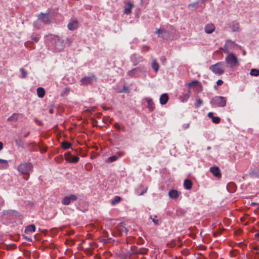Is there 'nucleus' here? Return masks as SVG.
I'll use <instances>...</instances> for the list:
<instances>
[{
	"label": "nucleus",
	"instance_id": "nucleus-33",
	"mask_svg": "<svg viewBox=\"0 0 259 259\" xmlns=\"http://www.w3.org/2000/svg\"><path fill=\"white\" fill-rule=\"evenodd\" d=\"M64 157L66 160L70 162V160L72 158V156L70 153L65 154Z\"/></svg>",
	"mask_w": 259,
	"mask_h": 259
},
{
	"label": "nucleus",
	"instance_id": "nucleus-38",
	"mask_svg": "<svg viewBox=\"0 0 259 259\" xmlns=\"http://www.w3.org/2000/svg\"><path fill=\"white\" fill-rule=\"evenodd\" d=\"M157 217L156 215L154 216V218H152V216H150V219L152 220V222L154 223L155 225H157L159 224V220L156 219Z\"/></svg>",
	"mask_w": 259,
	"mask_h": 259
},
{
	"label": "nucleus",
	"instance_id": "nucleus-51",
	"mask_svg": "<svg viewBox=\"0 0 259 259\" xmlns=\"http://www.w3.org/2000/svg\"><path fill=\"white\" fill-rule=\"evenodd\" d=\"M29 134H30V132H27V133H26L25 135H24L23 137H24V138H26L28 136V135H29Z\"/></svg>",
	"mask_w": 259,
	"mask_h": 259
},
{
	"label": "nucleus",
	"instance_id": "nucleus-64",
	"mask_svg": "<svg viewBox=\"0 0 259 259\" xmlns=\"http://www.w3.org/2000/svg\"><path fill=\"white\" fill-rule=\"evenodd\" d=\"M252 204H255V203L254 202H253V203H252ZM257 204H258L259 203H257Z\"/></svg>",
	"mask_w": 259,
	"mask_h": 259
},
{
	"label": "nucleus",
	"instance_id": "nucleus-28",
	"mask_svg": "<svg viewBox=\"0 0 259 259\" xmlns=\"http://www.w3.org/2000/svg\"><path fill=\"white\" fill-rule=\"evenodd\" d=\"M250 75L254 76H259V70L256 69H251L250 71Z\"/></svg>",
	"mask_w": 259,
	"mask_h": 259
},
{
	"label": "nucleus",
	"instance_id": "nucleus-58",
	"mask_svg": "<svg viewBox=\"0 0 259 259\" xmlns=\"http://www.w3.org/2000/svg\"><path fill=\"white\" fill-rule=\"evenodd\" d=\"M245 54H246V52H245V51H244L243 55H245Z\"/></svg>",
	"mask_w": 259,
	"mask_h": 259
},
{
	"label": "nucleus",
	"instance_id": "nucleus-42",
	"mask_svg": "<svg viewBox=\"0 0 259 259\" xmlns=\"http://www.w3.org/2000/svg\"><path fill=\"white\" fill-rule=\"evenodd\" d=\"M114 126L115 128H116L118 130H120V126L117 122L114 123Z\"/></svg>",
	"mask_w": 259,
	"mask_h": 259
},
{
	"label": "nucleus",
	"instance_id": "nucleus-25",
	"mask_svg": "<svg viewBox=\"0 0 259 259\" xmlns=\"http://www.w3.org/2000/svg\"><path fill=\"white\" fill-rule=\"evenodd\" d=\"M148 249L146 248L142 247L136 251V254H146L147 253Z\"/></svg>",
	"mask_w": 259,
	"mask_h": 259
},
{
	"label": "nucleus",
	"instance_id": "nucleus-52",
	"mask_svg": "<svg viewBox=\"0 0 259 259\" xmlns=\"http://www.w3.org/2000/svg\"><path fill=\"white\" fill-rule=\"evenodd\" d=\"M3 148V144L2 142H0V151Z\"/></svg>",
	"mask_w": 259,
	"mask_h": 259
},
{
	"label": "nucleus",
	"instance_id": "nucleus-59",
	"mask_svg": "<svg viewBox=\"0 0 259 259\" xmlns=\"http://www.w3.org/2000/svg\"><path fill=\"white\" fill-rule=\"evenodd\" d=\"M171 259H178L177 257H174V258H172Z\"/></svg>",
	"mask_w": 259,
	"mask_h": 259
},
{
	"label": "nucleus",
	"instance_id": "nucleus-36",
	"mask_svg": "<svg viewBox=\"0 0 259 259\" xmlns=\"http://www.w3.org/2000/svg\"><path fill=\"white\" fill-rule=\"evenodd\" d=\"M117 159V157L116 155H113L109 157L108 158V161L109 162H113Z\"/></svg>",
	"mask_w": 259,
	"mask_h": 259
},
{
	"label": "nucleus",
	"instance_id": "nucleus-45",
	"mask_svg": "<svg viewBox=\"0 0 259 259\" xmlns=\"http://www.w3.org/2000/svg\"><path fill=\"white\" fill-rule=\"evenodd\" d=\"M34 121H35L36 123H37L39 125H42V122L41 121H40L36 118L34 119Z\"/></svg>",
	"mask_w": 259,
	"mask_h": 259
},
{
	"label": "nucleus",
	"instance_id": "nucleus-3",
	"mask_svg": "<svg viewBox=\"0 0 259 259\" xmlns=\"http://www.w3.org/2000/svg\"><path fill=\"white\" fill-rule=\"evenodd\" d=\"M226 99L222 96H215L211 99L210 103L219 107H224L226 105Z\"/></svg>",
	"mask_w": 259,
	"mask_h": 259
},
{
	"label": "nucleus",
	"instance_id": "nucleus-12",
	"mask_svg": "<svg viewBox=\"0 0 259 259\" xmlns=\"http://www.w3.org/2000/svg\"><path fill=\"white\" fill-rule=\"evenodd\" d=\"M179 195V192L176 190H171L168 192V196L172 199H177Z\"/></svg>",
	"mask_w": 259,
	"mask_h": 259
},
{
	"label": "nucleus",
	"instance_id": "nucleus-4",
	"mask_svg": "<svg viewBox=\"0 0 259 259\" xmlns=\"http://www.w3.org/2000/svg\"><path fill=\"white\" fill-rule=\"evenodd\" d=\"M209 69L214 74L221 75L224 73V64L223 62H218L210 66Z\"/></svg>",
	"mask_w": 259,
	"mask_h": 259
},
{
	"label": "nucleus",
	"instance_id": "nucleus-23",
	"mask_svg": "<svg viewBox=\"0 0 259 259\" xmlns=\"http://www.w3.org/2000/svg\"><path fill=\"white\" fill-rule=\"evenodd\" d=\"M231 28L233 32L238 31L240 29L239 24L238 22H233L231 26Z\"/></svg>",
	"mask_w": 259,
	"mask_h": 259
},
{
	"label": "nucleus",
	"instance_id": "nucleus-54",
	"mask_svg": "<svg viewBox=\"0 0 259 259\" xmlns=\"http://www.w3.org/2000/svg\"><path fill=\"white\" fill-rule=\"evenodd\" d=\"M134 58V59H136L137 58V56L136 55H133L132 56V59H133Z\"/></svg>",
	"mask_w": 259,
	"mask_h": 259
},
{
	"label": "nucleus",
	"instance_id": "nucleus-41",
	"mask_svg": "<svg viewBox=\"0 0 259 259\" xmlns=\"http://www.w3.org/2000/svg\"><path fill=\"white\" fill-rule=\"evenodd\" d=\"M5 164L6 166H8V162L6 160L0 159V164Z\"/></svg>",
	"mask_w": 259,
	"mask_h": 259
},
{
	"label": "nucleus",
	"instance_id": "nucleus-63",
	"mask_svg": "<svg viewBox=\"0 0 259 259\" xmlns=\"http://www.w3.org/2000/svg\"><path fill=\"white\" fill-rule=\"evenodd\" d=\"M139 240H142V238H141V237H140V238H139Z\"/></svg>",
	"mask_w": 259,
	"mask_h": 259
},
{
	"label": "nucleus",
	"instance_id": "nucleus-47",
	"mask_svg": "<svg viewBox=\"0 0 259 259\" xmlns=\"http://www.w3.org/2000/svg\"><path fill=\"white\" fill-rule=\"evenodd\" d=\"M207 116L208 117L211 118V119L214 117L213 116V113L211 112H209L207 114Z\"/></svg>",
	"mask_w": 259,
	"mask_h": 259
},
{
	"label": "nucleus",
	"instance_id": "nucleus-49",
	"mask_svg": "<svg viewBox=\"0 0 259 259\" xmlns=\"http://www.w3.org/2000/svg\"><path fill=\"white\" fill-rule=\"evenodd\" d=\"M168 245L169 246V247H175L176 244V243L174 244H173V243H170L168 244Z\"/></svg>",
	"mask_w": 259,
	"mask_h": 259
},
{
	"label": "nucleus",
	"instance_id": "nucleus-22",
	"mask_svg": "<svg viewBox=\"0 0 259 259\" xmlns=\"http://www.w3.org/2000/svg\"><path fill=\"white\" fill-rule=\"evenodd\" d=\"M35 230V226L34 225H30L26 227L25 232H34Z\"/></svg>",
	"mask_w": 259,
	"mask_h": 259
},
{
	"label": "nucleus",
	"instance_id": "nucleus-50",
	"mask_svg": "<svg viewBox=\"0 0 259 259\" xmlns=\"http://www.w3.org/2000/svg\"><path fill=\"white\" fill-rule=\"evenodd\" d=\"M217 257V255L215 253H213L211 256V259H215Z\"/></svg>",
	"mask_w": 259,
	"mask_h": 259
},
{
	"label": "nucleus",
	"instance_id": "nucleus-7",
	"mask_svg": "<svg viewBox=\"0 0 259 259\" xmlns=\"http://www.w3.org/2000/svg\"><path fill=\"white\" fill-rule=\"evenodd\" d=\"M38 21L44 23H50L51 21L47 14L41 13L37 16Z\"/></svg>",
	"mask_w": 259,
	"mask_h": 259
},
{
	"label": "nucleus",
	"instance_id": "nucleus-14",
	"mask_svg": "<svg viewBox=\"0 0 259 259\" xmlns=\"http://www.w3.org/2000/svg\"><path fill=\"white\" fill-rule=\"evenodd\" d=\"M168 100V96L167 94L164 93L161 95L160 98V103L161 105L165 104Z\"/></svg>",
	"mask_w": 259,
	"mask_h": 259
},
{
	"label": "nucleus",
	"instance_id": "nucleus-53",
	"mask_svg": "<svg viewBox=\"0 0 259 259\" xmlns=\"http://www.w3.org/2000/svg\"><path fill=\"white\" fill-rule=\"evenodd\" d=\"M255 253V257H257V256L259 255V252H256Z\"/></svg>",
	"mask_w": 259,
	"mask_h": 259
},
{
	"label": "nucleus",
	"instance_id": "nucleus-6",
	"mask_svg": "<svg viewBox=\"0 0 259 259\" xmlns=\"http://www.w3.org/2000/svg\"><path fill=\"white\" fill-rule=\"evenodd\" d=\"M77 199V197L74 194H71L69 196L65 197L62 201V203L63 205H68L72 201H75Z\"/></svg>",
	"mask_w": 259,
	"mask_h": 259
},
{
	"label": "nucleus",
	"instance_id": "nucleus-2",
	"mask_svg": "<svg viewBox=\"0 0 259 259\" xmlns=\"http://www.w3.org/2000/svg\"><path fill=\"white\" fill-rule=\"evenodd\" d=\"M225 61L228 66L232 68L237 66L239 64L237 57L232 53L228 54L225 58Z\"/></svg>",
	"mask_w": 259,
	"mask_h": 259
},
{
	"label": "nucleus",
	"instance_id": "nucleus-46",
	"mask_svg": "<svg viewBox=\"0 0 259 259\" xmlns=\"http://www.w3.org/2000/svg\"><path fill=\"white\" fill-rule=\"evenodd\" d=\"M223 83V81L221 79H219L217 82V84L218 85H221Z\"/></svg>",
	"mask_w": 259,
	"mask_h": 259
},
{
	"label": "nucleus",
	"instance_id": "nucleus-24",
	"mask_svg": "<svg viewBox=\"0 0 259 259\" xmlns=\"http://www.w3.org/2000/svg\"><path fill=\"white\" fill-rule=\"evenodd\" d=\"M121 199L120 196H116L111 200V204L112 205H115V204L118 203L121 201Z\"/></svg>",
	"mask_w": 259,
	"mask_h": 259
},
{
	"label": "nucleus",
	"instance_id": "nucleus-9",
	"mask_svg": "<svg viewBox=\"0 0 259 259\" xmlns=\"http://www.w3.org/2000/svg\"><path fill=\"white\" fill-rule=\"evenodd\" d=\"M142 70L139 68H135L127 72V75L129 77H136L138 76V72H141Z\"/></svg>",
	"mask_w": 259,
	"mask_h": 259
},
{
	"label": "nucleus",
	"instance_id": "nucleus-30",
	"mask_svg": "<svg viewBox=\"0 0 259 259\" xmlns=\"http://www.w3.org/2000/svg\"><path fill=\"white\" fill-rule=\"evenodd\" d=\"M147 102H148V105H149V108L150 110H153L154 107L153 106V102H152V100L150 98H147L146 99Z\"/></svg>",
	"mask_w": 259,
	"mask_h": 259
},
{
	"label": "nucleus",
	"instance_id": "nucleus-26",
	"mask_svg": "<svg viewBox=\"0 0 259 259\" xmlns=\"http://www.w3.org/2000/svg\"><path fill=\"white\" fill-rule=\"evenodd\" d=\"M152 67L156 72L159 70V65L155 59L152 62Z\"/></svg>",
	"mask_w": 259,
	"mask_h": 259
},
{
	"label": "nucleus",
	"instance_id": "nucleus-18",
	"mask_svg": "<svg viewBox=\"0 0 259 259\" xmlns=\"http://www.w3.org/2000/svg\"><path fill=\"white\" fill-rule=\"evenodd\" d=\"M14 141L18 147H23L24 146V142L22 141L20 136H19L18 138L15 139Z\"/></svg>",
	"mask_w": 259,
	"mask_h": 259
},
{
	"label": "nucleus",
	"instance_id": "nucleus-48",
	"mask_svg": "<svg viewBox=\"0 0 259 259\" xmlns=\"http://www.w3.org/2000/svg\"><path fill=\"white\" fill-rule=\"evenodd\" d=\"M24 237H25V239L26 240H27L28 241H29V242H32V239L31 238L28 237L27 236H25L24 235Z\"/></svg>",
	"mask_w": 259,
	"mask_h": 259
},
{
	"label": "nucleus",
	"instance_id": "nucleus-10",
	"mask_svg": "<svg viewBox=\"0 0 259 259\" xmlns=\"http://www.w3.org/2000/svg\"><path fill=\"white\" fill-rule=\"evenodd\" d=\"M215 26L212 23H208L204 27V31L207 34H211L214 31Z\"/></svg>",
	"mask_w": 259,
	"mask_h": 259
},
{
	"label": "nucleus",
	"instance_id": "nucleus-39",
	"mask_svg": "<svg viewBox=\"0 0 259 259\" xmlns=\"http://www.w3.org/2000/svg\"><path fill=\"white\" fill-rule=\"evenodd\" d=\"M86 112L92 113L95 111V107H90L85 110Z\"/></svg>",
	"mask_w": 259,
	"mask_h": 259
},
{
	"label": "nucleus",
	"instance_id": "nucleus-61",
	"mask_svg": "<svg viewBox=\"0 0 259 259\" xmlns=\"http://www.w3.org/2000/svg\"><path fill=\"white\" fill-rule=\"evenodd\" d=\"M210 149V147H207V149Z\"/></svg>",
	"mask_w": 259,
	"mask_h": 259
},
{
	"label": "nucleus",
	"instance_id": "nucleus-31",
	"mask_svg": "<svg viewBox=\"0 0 259 259\" xmlns=\"http://www.w3.org/2000/svg\"><path fill=\"white\" fill-rule=\"evenodd\" d=\"M55 42H58L60 44H62L63 41L59 36L53 35L52 38Z\"/></svg>",
	"mask_w": 259,
	"mask_h": 259
},
{
	"label": "nucleus",
	"instance_id": "nucleus-11",
	"mask_svg": "<svg viewBox=\"0 0 259 259\" xmlns=\"http://www.w3.org/2000/svg\"><path fill=\"white\" fill-rule=\"evenodd\" d=\"M67 28L69 30H74L78 28V24L76 21H72L69 22L67 25Z\"/></svg>",
	"mask_w": 259,
	"mask_h": 259
},
{
	"label": "nucleus",
	"instance_id": "nucleus-15",
	"mask_svg": "<svg viewBox=\"0 0 259 259\" xmlns=\"http://www.w3.org/2000/svg\"><path fill=\"white\" fill-rule=\"evenodd\" d=\"M134 7V5L131 3H128L127 6L125 7L124 13L127 15L130 14L132 12V9Z\"/></svg>",
	"mask_w": 259,
	"mask_h": 259
},
{
	"label": "nucleus",
	"instance_id": "nucleus-19",
	"mask_svg": "<svg viewBox=\"0 0 259 259\" xmlns=\"http://www.w3.org/2000/svg\"><path fill=\"white\" fill-rule=\"evenodd\" d=\"M155 33L156 34H157L158 35L159 37H160L162 38L164 37V34H167L166 30H163V29H157L156 30V31H155Z\"/></svg>",
	"mask_w": 259,
	"mask_h": 259
},
{
	"label": "nucleus",
	"instance_id": "nucleus-57",
	"mask_svg": "<svg viewBox=\"0 0 259 259\" xmlns=\"http://www.w3.org/2000/svg\"><path fill=\"white\" fill-rule=\"evenodd\" d=\"M103 109H104V110H108V108H104V107H103Z\"/></svg>",
	"mask_w": 259,
	"mask_h": 259
},
{
	"label": "nucleus",
	"instance_id": "nucleus-8",
	"mask_svg": "<svg viewBox=\"0 0 259 259\" xmlns=\"http://www.w3.org/2000/svg\"><path fill=\"white\" fill-rule=\"evenodd\" d=\"M210 171L214 177L219 179L222 176L220 169L218 166L211 167L210 168Z\"/></svg>",
	"mask_w": 259,
	"mask_h": 259
},
{
	"label": "nucleus",
	"instance_id": "nucleus-16",
	"mask_svg": "<svg viewBox=\"0 0 259 259\" xmlns=\"http://www.w3.org/2000/svg\"><path fill=\"white\" fill-rule=\"evenodd\" d=\"M192 182L189 179H186L184 182V187L187 190H190L192 188Z\"/></svg>",
	"mask_w": 259,
	"mask_h": 259
},
{
	"label": "nucleus",
	"instance_id": "nucleus-35",
	"mask_svg": "<svg viewBox=\"0 0 259 259\" xmlns=\"http://www.w3.org/2000/svg\"><path fill=\"white\" fill-rule=\"evenodd\" d=\"M20 71L21 73L22 77L26 78L27 76V72L25 71V70L23 68H21L20 69Z\"/></svg>",
	"mask_w": 259,
	"mask_h": 259
},
{
	"label": "nucleus",
	"instance_id": "nucleus-34",
	"mask_svg": "<svg viewBox=\"0 0 259 259\" xmlns=\"http://www.w3.org/2000/svg\"><path fill=\"white\" fill-rule=\"evenodd\" d=\"M79 160V158L78 156H72V158L70 160L71 163H77Z\"/></svg>",
	"mask_w": 259,
	"mask_h": 259
},
{
	"label": "nucleus",
	"instance_id": "nucleus-29",
	"mask_svg": "<svg viewBox=\"0 0 259 259\" xmlns=\"http://www.w3.org/2000/svg\"><path fill=\"white\" fill-rule=\"evenodd\" d=\"M191 94V91L190 90L188 91V93L185 94L183 97H182V100L184 102V101H186L190 97Z\"/></svg>",
	"mask_w": 259,
	"mask_h": 259
},
{
	"label": "nucleus",
	"instance_id": "nucleus-56",
	"mask_svg": "<svg viewBox=\"0 0 259 259\" xmlns=\"http://www.w3.org/2000/svg\"><path fill=\"white\" fill-rule=\"evenodd\" d=\"M254 250H258V248L257 247H255L254 248Z\"/></svg>",
	"mask_w": 259,
	"mask_h": 259
},
{
	"label": "nucleus",
	"instance_id": "nucleus-20",
	"mask_svg": "<svg viewBox=\"0 0 259 259\" xmlns=\"http://www.w3.org/2000/svg\"><path fill=\"white\" fill-rule=\"evenodd\" d=\"M37 94L38 97L43 98L45 95V91L43 88L39 87L37 89Z\"/></svg>",
	"mask_w": 259,
	"mask_h": 259
},
{
	"label": "nucleus",
	"instance_id": "nucleus-13",
	"mask_svg": "<svg viewBox=\"0 0 259 259\" xmlns=\"http://www.w3.org/2000/svg\"><path fill=\"white\" fill-rule=\"evenodd\" d=\"M187 85L189 88H197L198 89H200L201 87L200 84V82H199L198 80L193 81L191 82L188 83Z\"/></svg>",
	"mask_w": 259,
	"mask_h": 259
},
{
	"label": "nucleus",
	"instance_id": "nucleus-1",
	"mask_svg": "<svg viewBox=\"0 0 259 259\" xmlns=\"http://www.w3.org/2000/svg\"><path fill=\"white\" fill-rule=\"evenodd\" d=\"M17 170L24 176V179L28 180L30 173L33 170V165L30 162L21 163L17 166Z\"/></svg>",
	"mask_w": 259,
	"mask_h": 259
},
{
	"label": "nucleus",
	"instance_id": "nucleus-32",
	"mask_svg": "<svg viewBox=\"0 0 259 259\" xmlns=\"http://www.w3.org/2000/svg\"><path fill=\"white\" fill-rule=\"evenodd\" d=\"M203 103V101L201 99H198L196 101L195 106L196 108H199L200 106L202 105Z\"/></svg>",
	"mask_w": 259,
	"mask_h": 259
},
{
	"label": "nucleus",
	"instance_id": "nucleus-17",
	"mask_svg": "<svg viewBox=\"0 0 259 259\" xmlns=\"http://www.w3.org/2000/svg\"><path fill=\"white\" fill-rule=\"evenodd\" d=\"M19 115L20 114L18 113H13L7 119V120L8 121L16 122L18 120Z\"/></svg>",
	"mask_w": 259,
	"mask_h": 259
},
{
	"label": "nucleus",
	"instance_id": "nucleus-55",
	"mask_svg": "<svg viewBox=\"0 0 259 259\" xmlns=\"http://www.w3.org/2000/svg\"><path fill=\"white\" fill-rule=\"evenodd\" d=\"M255 237H259V232L255 234Z\"/></svg>",
	"mask_w": 259,
	"mask_h": 259
},
{
	"label": "nucleus",
	"instance_id": "nucleus-21",
	"mask_svg": "<svg viewBox=\"0 0 259 259\" xmlns=\"http://www.w3.org/2000/svg\"><path fill=\"white\" fill-rule=\"evenodd\" d=\"M233 44V42L232 40H228L226 41V43L224 45V48L225 50H224L225 53L229 54V51L228 48Z\"/></svg>",
	"mask_w": 259,
	"mask_h": 259
},
{
	"label": "nucleus",
	"instance_id": "nucleus-27",
	"mask_svg": "<svg viewBox=\"0 0 259 259\" xmlns=\"http://www.w3.org/2000/svg\"><path fill=\"white\" fill-rule=\"evenodd\" d=\"M62 147L65 149H67L71 147V144L67 141H64L61 143Z\"/></svg>",
	"mask_w": 259,
	"mask_h": 259
},
{
	"label": "nucleus",
	"instance_id": "nucleus-40",
	"mask_svg": "<svg viewBox=\"0 0 259 259\" xmlns=\"http://www.w3.org/2000/svg\"><path fill=\"white\" fill-rule=\"evenodd\" d=\"M31 39L34 41L37 42L39 39V36L38 35L32 36Z\"/></svg>",
	"mask_w": 259,
	"mask_h": 259
},
{
	"label": "nucleus",
	"instance_id": "nucleus-62",
	"mask_svg": "<svg viewBox=\"0 0 259 259\" xmlns=\"http://www.w3.org/2000/svg\"><path fill=\"white\" fill-rule=\"evenodd\" d=\"M92 243H93L92 242H90L89 244L90 245H91Z\"/></svg>",
	"mask_w": 259,
	"mask_h": 259
},
{
	"label": "nucleus",
	"instance_id": "nucleus-44",
	"mask_svg": "<svg viewBox=\"0 0 259 259\" xmlns=\"http://www.w3.org/2000/svg\"><path fill=\"white\" fill-rule=\"evenodd\" d=\"M147 190H148V187L145 188V189L139 194V195H144L145 193L147 192Z\"/></svg>",
	"mask_w": 259,
	"mask_h": 259
},
{
	"label": "nucleus",
	"instance_id": "nucleus-60",
	"mask_svg": "<svg viewBox=\"0 0 259 259\" xmlns=\"http://www.w3.org/2000/svg\"><path fill=\"white\" fill-rule=\"evenodd\" d=\"M146 48L147 50H148L149 49H148V47L147 46L146 47Z\"/></svg>",
	"mask_w": 259,
	"mask_h": 259
},
{
	"label": "nucleus",
	"instance_id": "nucleus-5",
	"mask_svg": "<svg viewBox=\"0 0 259 259\" xmlns=\"http://www.w3.org/2000/svg\"><path fill=\"white\" fill-rule=\"evenodd\" d=\"M97 80V77L94 75H92L82 77L80 80V82L82 84L87 85L88 84H92L94 82H96Z\"/></svg>",
	"mask_w": 259,
	"mask_h": 259
},
{
	"label": "nucleus",
	"instance_id": "nucleus-43",
	"mask_svg": "<svg viewBox=\"0 0 259 259\" xmlns=\"http://www.w3.org/2000/svg\"><path fill=\"white\" fill-rule=\"evenodd\" d=\"M198 4V2H196L195 3L190 4L189 5V7L192 6L193 7H194L195 8H197Z\"/></svg>",
	"mask_w": 259,
	"mask_h": 259
},
{
	"label": "nucleus",
	"instance_id": "nucleus-37",
	"mask_svg": "<svg viewBox=\"0 0 259 259\" xmlns=\"http://www.w3.org/2000/svg\"><path fill=\"white\" fill-rule=\"evenodd\" d=\"M220 118L219 117L214 116L212 118V122L215 123H219L220 122Z\"/></svg>",
	"mask_w": 259,
	"mask_h": 259
}]
</instances>
